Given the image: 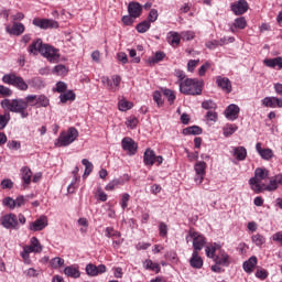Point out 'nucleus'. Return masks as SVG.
Here are the masks:
<instances>
[{"instance_id": "29", "label": "nucleus", "mask_w": 282, "mask_h": 282, "mask_svg": "<svg viewBox=\"0 0 282 282\" xmlns=\"http://www.w3.org/2000/svg\"><path fill=\"white\" fill-rule=\"evenodd\" d=\"M279 184H282V173L275 175L273 178L270 180V183L268 184L267 191L269 193H272L279 188Z\"/></svg>"}, {"instance_id": "46", "label": "nucleus", "mask_w": 282, "mask_h": 282, "mask_svg": "<svg viewBox=\"0 0 282 282\" xmlns=\"http://www.w3.org/2000/svg\"><path fill=\"white\" fill-rule=\"evenodd\" d=\"M151 29V22L150 21H143L137 25V31L140 34H144V32H148V30Z\"/></svg>"}, {"instance_id": "11", "label": "nucleus", "mask_w": 282, "mask_h": 282, "mask_svg": "<svg viewBox=\"0 0 282 282\" xmlns=\"http://www.w3.org/2000/svg\"><path fill=\"white\" fill-rule=\"evenodd\" d=\"M262 107H268L269 109H282V98L279 97H264L261 99Z\"/></svg>"}, {"instance_id": "9", "label": "nucleus", "mask_w": 282, "mask_h": 282, "mask_svg": "<svg viewBox=\"0 0 282 282\" xmlns=\"http://www.w3.org/2000/svg\"><path fill=\"white\" fill-rule=\"evenodd\" d=\"M42 56H44V58H47L50 63H56L58 58H61L58 50L54 48L52 45L48 44H45L42 48Z\"/></svg>"}, {"instance_id": "40", "label": "nucleus", "mask_w": 282, "mask_h": 282, "mask_svg": "<svg viewBox=\"0 0 282 282\" xmlns=\"http://www.w3.org/2000/svg\"><path fill=\"white\" fill-rule=\"evenodd\" d=\"M119 111H129V109H133V102L128 101L127 99H121L118 102Z\"/></svg>"}, {"instance_id": "56", "label": "nucleus", "mask_w": 282, "mask_h": 282, "mask_svg": "<svg viewBox=\"0 0 282 282\" xmlns=\"http://www.w3.org/2000/svg\"><path fill=\"white\" fill-rule=\"evenodd\" d=\"M126 126L128 127V129H135V127H138V118L135 117L128 118L126 121Z\"/></svg>"}, {"instance_id": "31", "label": "nucleus", "mask_w": 282, "mask_h": 282, "mask_svg": "<svg viewBox=\"0 0 282 282\" xmlns=\"http://www.w3.org/2000/svg\"><path fill=\"white\" fill-rule=\"evenodd\" d=\"M21 175L24 186H30V182H32V170L30 167L24 166L21 169Z\"/></svg>"}, {"instance_id": "49", "label": "nucleus", "mask_w": 282, "mask_h": 282, "mask_svg": "<svg viewBox=\"0 0 282 282\" xmlns=\"http://www.w3.org/2000/svg\"><path fill=\"white\" fill-rule=\"evenodd\" d=\"M202 107L206 110L217 109V104L213 99H208L202 102Z\"/></svg>"}, {"instance_id": "5", "label": "nucleus", "mask_w": 282, "mask_h": 282, "mask_svg": "<svg viewBox=\"0 0 282 282\" xmlns=\"http://www.w3.org/2000/svg\"><path fill=\"white\" fill-rule=\"evenodd\" d=\"M2 83H4V85L15 87V89H19V91H28L30 87L23 77L18 76L14 73L4 74L2 76Z\"/></svg>"}, {"instance_id": "22", "label": "nucleus", "mask_w": 282, "mask_h": 282, "mask_svg": "<svg viewBox=\"0 0 282 282\" xmlns=\"http://www.w3.org/2000/svg\"><path fill=\"white\" fill-rule=\"evenodd\" d=\"M128 12L133 19L140 18L142 14V4H140V2H130L128 4Z\"/></svg>"}, {"instance_id": "60", "label": "nucleus", "mask_w": 282, "mask_h": 282, "mask_svg": "<svg viewBox=\"0 0 282 282\" xmlns=\"http://www.w3.org/2000/svg\"><path fill=\"white\" fill-rule=\"evenodd\" d=\"M256 276L261 281H265V279H268V271L265 269H260L256 272Z\"/></svg>"}, {"instance_id": "34", "label": "nucleus", "mask_w": 282, "mask_h": 282, "mask_svg": "<svg viewBox=\"0 0 282 282\" xmlns=\"http://www.w3.org/2000/svg\"><path fill=\"white\" fill-rule=\"evenodd\" d=\"M120 83H122V78L119 75H113L110 78V91H118L120 89Z\"/></svg>"}, {"instance_id": "62", "label": "nucleus", "mask_w": 282, "mask_h": 282, "mask_svg": "<svg viewBox=\"0 0 282 282\" xmlns=\"http://www.w3.org/2000/svg\"><path fill=\"white\" fill-rule=\"evenodd\" d=\"M56 91L58 94H64L65 91H67V84L64 82H58L56 84Z\"/></svg>"}, {"instance_id": "16", "label": "nucleus", "mask_w": 282, "mask_h": 282, "mask_svg": "<svg viewBox=\"0 0 282 282\" xmlns=\"http://www.w3.org/2000/svg\"><path fill=\"white\" fill-rule=\"evenodd\" d=\"M248 2L246 0H239L231 4V11L236 17L246 14V12H248Z\"/></svg>"}, {"instance_id": "10", "label": "nucleus", "mask_w": 282, "mask_h": 282, "mask_svg": "<svg viewBox=\"0 0 282 282\" xmlns=\"http://www.w3.org/2000/svg\"><path fill=\"white\" fill-rule=\"evenodd\" d=\"M194 171L196 173L194 181L196 182V184H202L204 182V177L206 176V162H196L194 165Z\"/></svg>"}, {"instance_id": "17", "label": "nucleus", "mask_w": 282, "mask_h": 282, "mask_svg": "<svg viewBox=\"0 0 282 282\" xmlns=\"http://www.w3.org/2000/svg\"><path fill=\"white\" fill-rule=\"evenodd\" d=\"M216 85L217 87L223 89L225 94H230L232 91V83H230V79L228 77L217 76Z\"/></svg>"}, {"instance_id": "53", "label": "nucleus", "mask_w": 282, "mask_h": 282, "mask_svg": "<svg viewBox=\"0 0 282 282\" xmlns=\"http://www.w3.org/2000/svg\"><path fill=\"white\" fill-rule=\"evenodd\" d=\"M181 39H183V41H193L195 39V32L184 31L181 33Z\"/></svg>"}, {"instance_id": "13", "label": "nucleus", "mask_w": 282, "mask_h": 282, "mask_svg": "<svg viewBox=\"0 0 282 282\" xmlns=\"http://www.w3.org/2000/svg\"><path fill=\"white\" fill-rule=\"evenodd\" d=\"M121 147L129 155H135L138 152V143H135V141H133L131 138H123L121 141Z\"/></svg>"}, {"instance_id": "7", "label": "nucleus", "mask_w": 282, "mask_h": 282, "mask_svg": "<svg viewBox=\"0 0 282 282\" xmlns=\"http://www.w3.org/2000/svg\"><path fill=\"white\" fill-rule=\"evenodd\" d=\"M186 241H193L194 252L204 250V246H206V237L195 231V229H189L188 235L186 236Z\"/></svg>"}, {"instance_id": "15", "label": "nucleus", "mask_w": 282, "mask_h": 282, "mask_svg": "<svg viewBox=\"0 0 282 282\" xmlns=\"http://www.w3.org/2000/svg\"><path fill=\"white\" fill-rule=\"evenodd\" d=\"M47 228V216L42 215L35 221L30 224V230L33 232H39Z\"/></svg>"}, {"instance_id": "32", "label": "nucleus", "mask_w": 282, "mask_h": 282, "mask_svg": "<svg viewBox=\"0 0 282 282\" xmlns=\"http://www.w3.org/2000/svg\"><path fill=\"white\" fill-rule=\"evenodd\" d=\"M247 25L248 22L246 21V18H237L231 25V32H235V30H246Z\"/></svg>"}, {"instance_id": "51", "label": "nucleus", "mask_w": 282, "mask_h": 282, "mask_svg": "<svg viewBox=\"0 0 282 282\" xmlns=\"http://www.w3.org/2000/svg\"><path fill=\"white\" fill-rule=\"evenodd\" d=\"M2 204L4 206H7L8 208H10L11 210H14V208H17V204H15V200L14 198L12 197H6L2 202Z\"/></svg>"}, {"instance_id": "21", "label": "nucleus", "mask_w": 282, "mask_h": 282, "mask_svg": "<svg viewBox=\"0 0 282 282\" xmlns=\"http://www.w3.org/2000/svg\"><path fill=\"white\" fill-rule=\"evenodd\" d=\"M231 155L238 160V162H243L248 158V150L245 147H234L231 148Z\"/></svg>"}, {"instance_id": "41", "label": "nucleus", "mask_w": 282, "mask_h": 282, "mask_svg": "<svg viewBox=\"0 0 282 282\" xmlns=\"http://www.w3.org/2000/svg\"><path fill=\"white\" fill-rule=\"evenodd\" d=\"M252 243L257 246L258 248H261L265 243V237L261 234H256L251 237Z\"/></svg>"}, {"instance_id": "14", "label": "nucleus", "mask_w": 282, "mask_h": 282, "mask_svg": "<svg viewBox=\"0 0 282 282\" xmlns=\"http://www.w3.org/2000/svg\"><path fill=\"white\" fill-rule=\"evenodd\" d=\"M1 225L3 228H17L19 226V219L17 218V215L14 214H7L1 218Z\"/></svg>"}, {"instance_id": "3", "label": "nucleus", "mask_w": 282, "mask_h": 282, "mask_svg": "<svg viewBox=\"0 0 282 282\" xmlns=\"http://www.w3.org/2000/svg\"><path fill=\"white\" fill-rule=\"evenodd\" d=\"M78 140V129L70 127L59 133L58 138L54 141V147L57 149L69 147Z\"/></svg>"}, {"instance_id": "42", "label": "nucleus", "mask_w": 282, "mask_h": 282, "mask_svg": "<svg viewBox=\"0 0 282 282\" xmlns=\"http://www.w3.org/2000/svg\"><path fill=\"white\" fill-rule=\"evenodd\" d=\"M39 96L36 95H28L24 98V102H26V109L28 107H37Z\"/></svg>"}, {"instance_id": "38", "label": "nucleus", "mask_w": 282, "mask_h": 282, "mask_svg": "<svg viewBox=\"0 0 282 282\" xmlns=\"http://www.w3.org/2000/svg\"><path fill=\"white\" fill-rule=\"evenodd\" d=\"M184 135H202L199 126H192L183 130Z\"/></svg>"}, {"instance_id": "44", "label": "nucleus", "mask_w": 282, "mask_h": 282, "mask_svg": "<svg viewBox=\"0 0 282 282\" xmlns=\"http://www.w3.org/2000/svg\"><path fill=\"white\" fill-rule=\"evenodd\" d=\"M10 112H4L3 115H0V131H3L6 127H8V122H10Z\"/></svg>"}, {"instance_id": "1", "label": "nucleus", "mask_w": 282, "mask_h": 282, "mask_svg": "<svg viewBox=\"0 0 282 282\" xmlns=\"http://www.w3.org/2000/svg\"><path fill=\"white\" fill-rule=\"evenodd\" d=\"M1 107L6 111H11V113H20L21 118H28V116H30L25 99H3L1 101Z\"/></svg>"}, {"instance_id": "36", "label": "nucleus", "mask_w": 282, "mask_h": 282, "mask_svg": "<svg viewBox=\"0 0 282 282\" xmlns=\"http://www.w3.org/2000/svg\"><path fill=\"white\" fill-rule=\"evenodd\" d=\"M144 265L147 270H151L152 272H155V274H160V271L162 268L160 267L159 263L153 262V260H145Z\"/></svg>"}, {"instance_id": "23", "label": "nucleus", "mask_w": 282, "mask_h": 282, "mask_svg": "<svg viewBox=\"0 0 282 282\" xmlns=\"http://www.w3.org/2000/svg\"><path fill=\"white\" fill-rule=\"evenodd\" d=\"M189 265L195 270H202V268H204V259L199 257V251H193L192 258L189 259Z\"/></svg>"}, {"instance_id": "2", "label": "nucleus", "mask_w": 282, "mask_h": 282, "mask_svg": "<svg viewBox=\"0 0 282 282\" xmlns=\"http://www.w3.org/2000/svg\"><path fill=\"white\" fill-rule=\"evenodd\" d=\"M270 177V171L265 167H258L254 170V176L249 180V184L253 193H263V191H268V185L262 183L263 180H268Z\"/></svg>"}, {"instance_id": "57", "label": "nucleus", "mask_w": 282, "mask_h": 282, "mask_svg": "<svg viewBox=\"0 0 282 282\" xmlns=\"http://www.w3.org/2000/svg\"><path fill=\"white\" fill-rule=\"evenodd\" d=\"M206 120H207V122H217V120H218L217 112L216 111H207Z\"/></svg>"}, {"instance_id": "18", "label": "nucleus", "mask_w": 282, "mask_h": 282, "mask_svg": "<svg viewBox=\"0 0 282 282\" xmlns=\"http://www.w3.org/2000/svg\"><path fill=\"white\" fill-rule=\"evenodd\" d=\"M239 111H241L239 106L235 104H230L225 109V117L227 118V120H230L231 122H234V120H237V118H239Z\"/></svg>"}, {"instance_id": "19", "label": "nucleus", "mask_w": 282, "mask_h": 282, "mask_svg": "<svg viewBox=\"0 0 282 282\" xmlns=\"http://www.w3.org/2000/svg\"><path fill=\"white\" fill-rule=\"evenodd\" d=\"M44 47L45 44H43V40L37 39L33 41L31 45H29L28 52L29 54H33V56H37L39 54H42Z\"/></svg>"}, {"instance_id": "35", "label": "nucleus", "mask_w": 282, "mask_h": 282, "mask_svg": "<svg viewBox=\"0 0 282 282\" xmlns=\"http://www.w3.org/2000/svg\"><path fill=\"white\" fill-rule=\"evenodd\" d=\"M59 100L63 104L67 102L68 100L74 101L76 100V94L74 90L64 91L59 95Z\"/></svg>"}, {"instance_id": "64", "label": "nucleus", "mask_w": 282, "mask_h": 282, "mask_svg": "<svg viewBox=\"0 0 282 282\" xmlns=\"http://www.w3.org/2000/svg\"><path fill=\"white\" fill-rule=\"evenodd\" d=\"M120 184L119 180H113L110 183H108L105 187L106 191H113L116 188V186H118Z\"/></svg>"}, {"instance_id": "59", "label": "nucleus", "mask_w": 282, "mask_h": 282, "mask_svg": "<svg viewBox=\"0 0 282 282\" xmlns=\"http://www.w3.org/2000/svg\"><path fill=\"white\" fill-rule=\"evenodd\" d=\"M7 147H8V149H11V151H19V149H21V142H19V141H9Z\"/></svg>"}, {"instance_id": "6", "label": "nucleus", "mask_w": 282, "mask_h": 282, "mask_svg": "<svg viewBox=\"0 0 282 282\" xmlns=\"http://www.w3.org/2000/svg\"><path fill=\"white\" fill-rule=\"evenodd\" d=\"M180 91L186 96H202V86L195 79H184L180 82Z\"/></svg>"}, {"instance_id": "26", "label": "nucleus", "mask_w": 282, "mask_h": 282, "mask_svg": "<svg viewBox=\"0 0 282 282\" xmlns=\"http://www.w3.org/2000/svg\"><path fill=\"white\" fill-rule=\"evenodd\" d=\"M257 263H258L257 256H252L248 259V261L243 262L242 268H243L245 272H248V274H251V272L254 271Z\"/></svg>"}, {"instance_id": "48", "label": "nucleus", "mask_w": 282, "mask_h": 282, "mask_svg": "<svg viewBox=\"0 0 282 282\" xmlns=\"http://www.w3.org/2000/svg\"><path fill=\"white\" fill-rule=\"evenodd\" d=\"M163 96L167 97V100L170 105H173L175 102V93L169 88L163 89Z\"/></svg>"}, {"instance_id": "12", "label": "nucleus", "mask_w": 282, "mask_h": 282, "mask_svg": "<svg viewBox=\"0 0 282 282\" xmlns=\"http://www.w3.org/2000/svg\"><path fill=\"white\" fill-rule=\"evenodd\" d=\"M105 272H107V265L105 264L96 265L94 263H88L86 265V274L88 276H99V274H105Z\"/></svg>"}, {"instance_id": "4", "label": "nucleus", "mask_w": 282, "mask_h": 282, "mask_svg": "<svg viewBox=\"0 0 282 282\" xmlns=\"http://www.w3.org/2000/svg\"><path fill=\"white\" fill-rule=\"evenodd\" d=\"M205 252L206 257H208V259H214L217 265H230V256H228L223 249H219L218 253L215 256V253L217 252V248L209 246L206 247Z\"/></svg>"}, {"instance_id": "20", "label": "nucleus", "mask_w": 282, "mask_h": 282, "mask_svg": "<svg viewBox=\"0 0 282 282\" xmlns=\"http://www.w3.org/2000/svg\"><path fill=\"white\" fill-rule=\"evenodd\" d=\"M6 32L13 36H21L25 32V25L23 23H13V26L7 25Z\"/></svg>"}, {"instance_id": "61", "label": "nucleus", "mask_w": 282, "mask_h": 282, "mask_svg": "<svg viewBox=\"0 0 282 282\" xmlns=\"http://www.w3.org/2000/svg\"><path fill=\"white\" fill-rule=\"evenodd\" d=\"M1 188H12L14 186V183L12 182V180L10 178H4L1 181V184H0Z\"/></svg>"}, {"instance_id": "28", "label": "nucleus", "mask_w": 282, "mask_h": 282, "mask_svg": "<svg viewBox=\"0 0 282 282\" xmlns=\"http://www.w3.org/2000/svg\"><path fill=\"white\" fill-rule=\"evenodd\" d=\"M181 41H182V34L175 31H171L167 33V43H170V45H172L173 47L180 45Z\"/></svg>"}, {"instance_id": "27", "label": "nucleus", "mask_w": 282, "mask_h": 282, "mask_svg": "<svg viewBox=\"0 0 282 282\" xmlns=\"http://www.w3.org/2000/svg\"><path fill=\"white\" fill-rule=\"evenodd\" d=\"M64 274L70 279H80V270L76 265H68L64 269Z\"/></svg>"}, {"instance_id": "52", "label": "nucleus", "mask_w": 282, "mask_h": 282, "mask_svg": "<svg viewBox=\"0 0 282 282\" xmlns=\"http://www.w3.org/2000/svg\"><path fill=\"white\" fill-rule=\"evenodd\" d=\"M106 237L110 239V237L120 238V231L113 229L112 227L106 228Z\"/></svg>"}, {"instance_id": "24", "label": "nucleus", "mask_w": 282, "mask_h": 282, "mask_svg": "<svg viewBox=\"0 0 282 282\" xmlns=\"http://www.w3.org/2000/svg\"><path fill=\"white\" fill-rule=\"evenodd\" d=\"M256 151L259 153L262 160H272V158L274 156V152H272V149L261 148L260 142L256 144Z\"/></svg>"}, {"instance_id": "45", "label": "nucleus", "mask_w": 282, "mask_h": 282, "mask_svg": "<svg viewBox=\"0 0 282 282\" xmlns=\"http://www.w3.org/2000/svg\"><path fill=\"white\" fill-rule=\"evenodd\" d=\"M40 107H50V98H47L45 95L37 96L36 109H40Z\"/></svg>"}, {"instance_id": "8", "label": "nucleus", "mask_w": 282, "mask_h": 282, "mask_svg": "<svg viewBox=\"0 0 282 282\" xmlns=\"http://www.w3.org/2000/svg\"><path fill=\"white\" fill-rule=\"evenodd\" d=\"M33 25L41 30H58V22L53 19H34Z\"/></svg>"}, {"instance_id": "43", "label": "nucleus", "mask_w": 282, "mask_h": 282, "mask_svg": "<svg viewBox=\"0 0 282 282\" xmlns=\"http://www.w3.org/2000/svg\"><path fill=\"white\" fill-rule=\"evenodd\" d=\"M237 129L238 128L236 124H227L223 129V135H225V138H230V135H232V133H235Z\"/></svg>"}, {"instance_id": "47", "label": "nucleus", "mask_w": 282, "mask_h": 282, "mask_svg": "<svg viewBox=\"0 0 282 282\" xmlns=\"http://www.w3.org/2000/svg\"><path fill=\"white\" fill-rule=\"evenodd\" d=\"M30 243L35 249L36 253L43 252V246H41V241H39V238L32 237Z\"/></svg>"}, {"instance_id": "58", "label": "nucleus", "mask_w": 282, "mask_h": 282, "mask_svg": "<svg viewBox=\"0 0 282 282\" xmlns=\"http://www.w3.org/2000/svg\"><path fill=\"white\" fill-rule=\"evenodd\" d=\"M158 17H159V13L156 11V9H151L149 15H148V19L150 23H155V21H158Z\"/></svg>"}, {"instance_id": "30", "label": "nucleus", "mask_w": 282, "mask_h": 282, "mask_svg": "<svg viewBox=\"0 0 282 282\" xmlns=\"http://www.w3.org/2000/svg\"><path fill=\"white\" fill-rule=\"evenodd\" d=\"M164 58H166V54L164 52H156L153 56L147 59V63L152 67V65H156V63H162Z\"/></svg>"}, {"instance_id": "54", "label": "nucleus", "mask_w": 282, "mask_h": 282, "mask_svg": "<svg viewBox=\"0 0 282 282\" xmlns=\"http://www.w3.org/2000/svg\"><path fill=\"white\" fill-rule=\"evenodd\" d=\"M153 100L156 102L158 107H162V105H164V101L162 100V93H160V90H155L153 93Z\"/></svg>"}, {"instance_id": "50", "label": "nucleus", "mask_w": 282, "mask_h": 282, "mask_svg": "<svg viewBox=\"0 0 282 282\" xmlns=\"http://www.w3.org/2000/svg\"><path fill=\"white\" fill-rule=\"evenodd\" d=\"M54 74H57L58 76H65L67 74L68 69L65 65H57L53 68Z\"/></svg>"}, {"instance_id": "55", "label": "nucleus", "mask_w": 282, "mask_h": 282, "mask_svg": "<svg viewBox=\"0 0 282 282\" xmlns=\"http://www.w3.org/2000/svg\"><path fill=\"white\" fill-rule=\"evenodd\" d=\"M159 235L160 237H166L169 235V226L165 223L159 224Z\"/></svg>"}, {"instance_id": "33", "label": "nucleus", "mask_w": 282, "mask_h": 282, "mask_svg": "<svg viewBox=\"0 0 282 282\" xmlns=\"http://www.w3.org/2000/svg\"><path fill=\"white\" fill-rule=\"evenodd\" d=\"M263 63L267 67H278L279 69H282V57L265 58Z\"/></svg>"}, {"instance_id": "37", "label": "nucleus", "mask_w": 282, "mask_h": 282, "mask_svg": "<svg viewBox=\"0 0 282 282\" xmlns=\"http://www.w3.org/2000/svg\"><path fill=\"white\" fill-rule=\"evenodd\" d=\"M82 164H83V166H85V171H84L83 177L84 178L89 177V175H91V171H94V164L89 160H87V159H84L82 161Z\"/></svg>"}, {"instance_id": "63", "label": "nucleus", "mask_w": 282, "mask_h": 282, "mask_svg": "<svg viewBox=\"0 0 282 282\" xmlns=\"http://www.w3.org/2000/svg\"><path fill=\"white\" fill-rule=\"evenodd\" d=\"M0 96H4V97L12 96V89L3 85H0Z\"/></svg>"}, {"instance_id": "39", "label": "nucleus", "mask_w": 282, "mask_h": 282, "mask_svg": "<svg viewBox=\"0 0 282 282\" xmlns=\"http://www.w3.org/2000/svg\"><path fill=\"white\" fill-rule=\"evenodd\" d=\"M50 265L53 270H58V268H63V265H65V260L61 257H55L50 261Z\"/></svg>"}, {"instance_id": "25", "label": "nucleus", "mask_w": 282, "mask_h": 282, "mask_svg": "<svg viewBox=\"0 0 282 282\" xmlns=\"http://www.w3.org/2000/svg\"><path fill=\"white\" fill-rule=\"evenodd\" d=\"M143 163L145 166H153V164H155V151L147 149L143 154Z\"/></svg>"}]
</instances>
